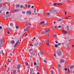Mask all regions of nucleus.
Segmentation results:
<instances>
[{"mask_svg": "<svg viewBox=\"0 0 74 74\" xmlns=\"http://www.w3.org/2000/svg\"><path fill=\"white\" fill-rule=\"evenodd\" d=\"M49 12H49L47 13V15H48L49 16H53L54 15H56L58 12L57 10H49Z\"/></svg>", "mask_w": 74, "mask_h": 74, "instance_id": "f257e3e1", "label": "nucleus"}, {"mask_svg": "<svg viewBox=\"0 0 74 74\" xmlns=\"http://www.w3.org/2000/svg\"><path fill=\"white\" fill-rule=\"evenodd\" d=\"M57 54L58 56H60L62 55V51L60 50H58L57 51Z\"/></svg>", "mask_w": 74, "mask_h": 74, "instance_id": "f03ea898", "label": "nucleus"}, {"mask_svg": "<svg viewBox=\"0 0 74 74\" xmlns=\"http://www.w3.org/2000/svg\"><path fill=\"white\" fill-rule=\"evenodd\" d=\"M3 39H0V45H3Z\"/></svg>", "mask_w": 74, "mask_h": 74, "instance_id": "7ed1b4c3", "label": "nucleus"}, {"mask_svg": "<svg viewBox=\"0 0 74 74\" xmlns=\"http://www.w3.org/2000/svg\"><path fill=\"white\" fill-rule=\"evenodd\" d=\"M12 11H13V12H18V11H19V9H13L12 10Z\"/></svg>", "mask_w": 74, "mask_h": 74, "instance_id": "20e7f679", "label": "nucleus"}, {"mask_svg": "<svg viewBox=\"0 0 74 74\" xmlns=\"http://www.w3.org/2000/svg\"><path fill=\"white\" fill-rule=\"evenodd\" d=\"M49 38H48L47 40V46H49Z\"/></svg>", "mask_w": 74, "mask_h": 74, "instance_id": "39448f33", "label": "nucleus"}, {"mask_svg": "<svg viewBox=\"0 0 74 74\" xmlns=\"http://www.w3.org/2000/svg\"><path fill=\"white\" fill-rule=\"evenodd\" d=\"M26 13L27 14H29V15H31L32 14V12L30 10H28L27 11Z\"/></svg>", "mask_w": 74, "mask_h": 74, "instance_id": "423d86ee", "label": "nucleus"}, {"mask_svg": "<svg viewBox=\"0 0 74 74\" xmlns=\"http://www.w3.org/2000/svg\"><path fill=\"white\" fill-rule=\"evenodd\" d=\"M29 27H27L24 29V32H26V31L29 29Z\"/></svg>", "mask_w": 74, "mask_h": 74, "instance_id": "0eeeda50", "label": "nucleus"}, {"mask_svg": "<svg viewBox=\"0 0 74 74\" xmlns=\"http://www.w3.org/2000/svg\"><path fill=\"white\" fill-rule=\"evenodd\" d=\"M19 40H18V41L16 42V43L14 45V48H16V45H17L18 44V43L19 42Z\"/></svg>", "mask_w": 74, "mask_h": 74, "instance_id": "6e6552de", "label": "nucleus"}, {"mask_svg": "<svg viewBox=\"0 0 74 74\" xmlns=\"http://www.w3.org/2000/svg\"><path fill=\"white\" fill-rule=\"evenodd\" d=\"M63 17H62L61 18H59L57 19V21H62L63 20Z\"/></svg>", "mask_w": 74, "mask_h": 74, "instance_id": "1a4fd4ad", "label": "nucleus"}, {"mask_svg": "<svg viewBox=\"0 0 74 74\" xmlns=\"http://www.w3.org/2000/svg\"><path fill=\"white\" fill-rule=\"evenodd\" d=\"M62 30L63 32V34H67V32L66 31L62 29Z\"/></svg>", "mask_w": 74, "mask_h": 74, "instance_id": "9d476101", "label": "nucleus"}, {"mask_svg": "<svg viewBox=\"0 0 74 74\" xmlns=\"http://www.w3.org/2000/svg\"><path fill=\"white\" fill-rule=\"evenodd\" d=\"M10 43L12 44H14L15 43V41H14L13 40H11L10 41Z\"/></svg>", "mask_w": 74, "mask_h": 74, "instance_id": "9b49d317", "label": "nucleus"}, {"mask_svg": "<svg viewBox=\"0 0 74 74\" xmlns=\"http://www.w3.org/2000/svg\"><path fill=\"white\" fill-rule=\"evenodd\" d=\"M45 23V22H44V21H43L40 22L39 23V24L40 25H42V24H44Z\"/></svg>", "mask_w": 74, "mask_h": 74, "instance_id": "f8f14e48", "label": "nucleus"}, {"mask_svg": "<svg viewBox=\"0 0 74 74\" xmlns=\"http://www.w3.org/2000/svg\"><path fill=\"white\" fill-rule=\"evenodd\" d=\"M20 67H21V65H20V64H18V65H17V69H19L20 68Z\"/></svg>", "mask_w": 74, "mask_h": 74, "instance_id": "ddd939ff", "label": "nucleus"}, {"mask_svg": "<svg viewBox=\"0 0 74 74\" xmlns=\"http://www.w3.org/2000/svg\"><path fill=\"white\" fill-rule=\"evenodd\" d=\"M60 63H64V60L62 59H61L60 60Z\"/></svg>", "mask_w": 74, "mask_h": 74, "instance_id": "4468645a", "label": "nucleus"}, {"mask_svg": "<svg viewBox=\"0 0 74 74\" xmlns=\"http://www.w3.org/2000/svg\"><path fill=\"white\" fill-rule=\"evenodd\" d=\"M10 25L11 26H12V27H14V24H13V23H11L10 24Z\"/></svg>", "mask_w": 74, "mask_h": 74, "instance_id": "2eb2a0df", "label": "nucleus"}, {"mask_svg": "<svg viewBox=\"0 0 74 74\" xmlns=\"http://www.w3.org/2000/svg\"><path fill=\"white\" fill-rule=\"evenodd\" d=\"M61 4L62 5V4L61 3H57V5H60Z\"/></svg>", "mask_w": 74, "mask_h": 74, "instance_id": "dca6fc26", "label": "nucleus"}, {"mask_svg": "<svg viewBox=\"0 0 74 74\" xmlns=\"http://www.w3.org/2000/svg\"><path fill=\"white\" fill-rule=\"evenodd\" d=\"M38 42H35L34 43V45L35 46V47H36V46H37V45H38Z\"/></svg>", "mask_w": 74, "mask_h": 74, "instance_id": "f3484780", "label": "nucleus"}, {"mask_svg": "<svg viewBox=\"0 0 74 74\" xmlns=\"http://www.w3.org/2000/svg\"><path fill=\"white\" fill-rule=\"evenodd\" d=\"M40 54L41 55H43V52L42 51H40Z\"/></svg>", "mask_w": 74, "mask_h": 74, "instance_id": "a211bd4d", "label": "nucleus"}, {"mask_svg": "<svg viewBox=\"0 0 74 74\" xmlns=\"http://www.w3.org/2000/svg\"><path fill=\"white\" fill-rule=\"evenodd\" d=\"M16 70H14L13 71V74H16Z\"/></svg>", "mask_w": 74, "mask_h": 74, "instance_id": "6ab92c4d", "label": "nucleus"}, {"mask_svg": "<svg viewBox=\"0 0 74 74\" xmlns=\"http://www.w3.org/2000/svg\"><path fill=\"white\" fill-rule=\"evenodd\" d=\"M25 64L26 66H29V64H28V63L27 62H25Z\"/></svg>", "mask_w": 74, "mask_h": 74, "instance_id": "aec40b11", "label": "nucleus"}, {"mask_svg": "<svg viewBox=\"0 0 74 74\" xmlns=\"http://www.w3.org/2000/svg\"><path fill=\"white\" fill-rule=\"evenodd\" d=\"M32 54H33V55L34 56V55H35V52H34V51H33L32 52Z\"/></svg>", "mask_w": 74, "mask_h": 74, "instance_id": "412c9836", "label": "nucleus"}, {"mask_svg": "<svg viewBox=\"0 0 74 74\" xmlns=\"http://www.w3.org/2000/svg\"><path fill=\"white\" fill-rule=\"evenodd\" d=\"M74 65H73L72 66H71L70 67V69H73V68H74Z\"/></svg>", "mask_w": 74, "mask_h": 74, "instance_id": "4be33fe9", "label": "nucleus"}, {"mask_svg": "<svg viewBox=\"0 0 74 74\" xmlns=\"http://www.w3.org/2000/svg\"><path fill=\"white\" fill-rule=\"evenodd\" d=\"M47 34V30L43 32V34Z\"/></svg>", "mask_w": 74, "mask_h": 74, "instance_id": "5701e85b", "label": "nucleus"}, {"mask_svg": "<svg viewBox=\"0 0 74 74\" xmlns=\"http://www.w3.org/2000/svg\"><path fill=\"white\" fill-rule=\"evenodd\" d=\"M69 26H67L65 28V29L66 30H69Z\"/></svg>", "mask_w": 74, "mask_h": 74, "instance_id": "b1692460", "label": "nucleus"}, {"mask_svg": "<svg viewBox=\"0 0 74 74\" xmlns=\"http://www.w3.org/2000/svg\"><path fill=\"white\" fill-rule=\"evenodd\" d=\"M7 29H8V30H11V29L10 28L8 27L7 28Z\"/></svg>", "mask_w": 74, "mask_h": 74, "instance_id": "393cba45", "label": "nucleus"}, {"mask_svg": "<svg viewBox=\"0 0 74 74\" xmlns=\"http://www.w3.org/2000/svg\"><path fill=\"white\" fill-rule=\"evenodd\" d=\"M19 5L18 4H17L16 5V8H18V7H19Z\"/></svg>", "mask_w": 74, "mask_h": 74, "instance_id": "a878e982", "label": "nucleus"}, {"mask_svg": "<svg viewBox=\"0 0 74 74\" xmlns=\"http://www.w3.org/2000/svg\"><path fill=\"white\" fill-rule=\"evenodd\" d=\"M57 5V3H53V5H52V6H53V5H54V6H55V5Z\"/></svg>", "mask_w": 74, "mask_h": 74, "instance_id": "bb28decb", "label": "nucleus"}, {"mask_svg": "<svg viewBox=\"0 0 74 74\" xmlns=\"http://www.w3.org/2000/svg\"><path fill=\"white\" fill-rule=\"evenodd\" d=\"M68 71L69 73H70V69L69 67H68Z\"/></svg>", "mask_w": 74, "mask_h": 74, "instance_id": "cd10ccee", "label": "nucleus"}, {"mask_svg": "<svg viewBox=\"0 0 74 74\" xmlns=\"http://www.w3.org/2000/svg\"><path fill=\"white\" fill-rule=\"evenodd\" d=\"M30 71L31 72H33V69L32 68L30 69Z\"/></svg>", "mask_w": 74, "mask_h": 74, "instance_id": "c85d7f7f", "label": "nucleus"}, {"mask_svg": "<svg viewBox=\"0 0 74 74\" xmlns=\"http://www.w3.org/2000/svg\"><path fill=\"white\" fill-rule=\"evenodd\" d=\"M36 62H37V64H39V60H36Z\"/></svg>", "mask_w": 74, "mask_h": 74, "instance_id": "c756f323", "label": "nucleus"}, {"mask_svg": "<svg viewBox=\"0 0 74 74\" xmlns=\"http://www.w3.org/2000/svg\"><path fill=\"white\" fill-rule=\"evenodd\" d=\"M50 72L51 74H53L54 73L53 71H51Z\"/></svg>", "mask_w": 74, "mask_h": 74, "instance_id": "7c9ffc66", "label": "nucleus"}, {"mask_svg": "<svg viewBox=\"0 0 74 74\" xmlns=\"http://www.w3.org/2000/svg\"><path fill=\"white\" fill-rule=\"evenodd\" d=\"M58 67H59V68H61V66H60V65L59 64L58 65Z\"/></svg>", "mask_w": 74, "mask_h": 74, "instance_id": "2f4dec72", "label": "nucleus"}, {"mask_svg": "<svg viewBox=\"0 0 74 74\" xmlns=\"http://www.w3.org/2000/svg\"><path fill=\"white\" fill-rule=\"evenodd\" d=\"M35 39H36V37H34L33 38V40H32V41H34V40H35Z\"/></svg>", "mask_w": 74, "mask_h": 74, "instance_id": "473e14b6", "label": "nucleus"}, {"mask_svg": "<svg viewBox=\"0 0 74 74\" xmlns=\"http://www.w3.org/2000/svg\"><path fill=\"white\" fill-rule=\"evenodd\" d=\"M2 6H3V5H2V3H1L0 4V8H1Z\"/></svg>", "mask_w": 74, "mask_h": 74, "instance_id": "72a5a7b5", "label": "nucleus"}, {"mask_svg": "<svg viewBox=\"0 0 74 74\" xmlns=\"http://www.w3.org/2000/svg\"><path fill=\"white\" fill-rule=\"evenodd\" d=\"M42 43L41 42H39L38 45H39V46H40V45H41V44Z\"/></svg>", "mask_w": 74, "mask_h": 74, "instance_id": "f704fd0d", "label": "nucleus"}, {"mask_svg": "<svg viewBox=\"0 0 74 74\" xmlns=\"http://www.w3.org/2000/svg\"><path fill=\"white\" fill-rule=\"evenodd\" d=\"M66 46L67 47H69V43H68L67 44Z\"/></svg>", "mask_w": 74, "mask_h": 74, "instance_id": "c9c22d12", "label": "nucleus"}, {"mask_svg": "<svg viewBox=\"0 0 74 74\" xmlns=\"http://www.w3.org/2000/svg\"><path fill=\"white\" fill-rule=\"evenodd\" d=\"M11 16V14H9L8 15V17H10V16Z\"/></svg>", "mask_w": 74, "mask_h": 74, "instance_id": "e433bc0d", "label": "nucleus"}, {"mask_svg": "<svg viewBox=\"0 0 74 74\" xmlns=\"http://www.w3.org/2000/svg\"><path fill=\"white\" fill-rule=\"evenodd\" d=\"M50 30H51V29H48V30H47V32H49Z\"/></svg>", "mask_w": 74, "mask_h": 74, "instance_id": "4c0bfd02", "label": "nucleus"}, {"mask_svg": "<svg viewBox=\"0 0 74 74\" xmlns=\"http://www.w3.org/2000/svg\"><path fill=\"white\" fill-rule=\"evenodd\" d=\"M55 47H58V45H55Z\"/></svg>", "mask_w": 74, "mask_h": 74, "instance_id": "58836bf2", "label": "nucleus"}, {"mask_svg": "<svg viewBox=\"0 0 74 74\" xmlns=\"http://www.w3.org/2000/svg\"><path fill=\"white\" fill-rule=\"evenodd\" d=\"M43 62H44V63H47V60H44Z\"/></svg>", "mask_w": 74, "mask_h": 74, "instance_id": "ea45409f", "label": "nucleus"}, {"mask_svg": "<svg viewBox=\"0 0 74 74\" xmlns=\"http://www.w3.org/2000/svg\"><path fill=\"white\" fill-rule=\"evenodd\" d=\"M65 71H67V68H66L64 69Z\"/></svg>", "mask_w": 74, "mask_h": 74, "instance_id": "a19ab883", "label": "nucleus"}, {"mask_svg": "<svg viewBox=\"0 0 74 74\" xmlns=\"http://www.w3.org/2000/svg\"><path fill=\"white\" fill-rule=\"evenodd\" d=\"M8 62H9V63H10V62H11V60H10V59H8Z\"/></svg>", "mask_w": 74, "mask_h": 74, "instance_id": "79ce46f5", "label": "nucleus"}, {"mask_svg": "<svg viewBox=\"0 0 74 74\" xmlns=\"http://www.w3.org/2000/svg\"><path fill=\"white\" fill-rule=\"evenodd\" d=\"M54 37H57V34H54Z\"/></svg>", "mask_w": 74, "mask_h": 74, "instance_id": "37998d69", "label": "nucleus"}, {"mask_svg": "<svg viewBox=\"0 0 74 74\" xmlns=\"http://www.w3.org/2000/svg\"><path fill=\"white\" fill-rule=\"evenodd\" d=\"M65 11H66V12H64L65 15H66V14H67V12H66V10H65L64 11V12H65Z\"/></svg>", "mask_w": 74, "mask_h": 74, "instance_id": "c03bdc74", "label": "nucleus"}, {"mask_svg": "<svg viewBox=\"0 0 74 74\" xmlns=\"http://www.w3.org/2000/svg\"><path fill=\"white\" fill-rule=\"evenodd\" d=\"M55 42H56V43H59V42H58L57 40H56L55 41Z\"/></svg>", "mask_w": 74, "mask_h": 74, "instance_id": "a18cd8bd", "label": "nucleus"}, {"mask_svg": "<svg viewBox=\"0 0 74 74\" xmlns=\"http://www.w3.org/2000/svg\"><path fill=\"white\" fill-rule=\"evenodd\" d=\"M6 14H9V12H6Z\"/></svg>", "mask_w": 74, "mask_h": 74, "instance_id": "49530a36", "label": "nucleus"}, {"mask_svg": "<svg viewBox=\"0 0 74 74\" xmlns=\"http://www.w3.org/2000/svg\"><path fill=\"white\" fill-rule=\"evenodd\" d=\"M28 36V34H27L25 35V37H26V36Z\"/></svg>", "mask_w": 74, "mask_h": 74, "instance_id": "de8ad7c7", "label": "nucleus"}, {"mask_svg": "<svg viewBox=\"0 0 74 74\" xmlns=\"http://www.w3.org/2000/svg\"><path fill=\"white\" fill-rule=\"evenodd\" d=\"M20 8H23V5H21L20 6Z\"/></svg>", "mask_w": 74, "mask_h": 74, "instance_id": "09e8293b", "label": "nucleus"}, {"mask_svg": "<svg viewBox=\"0 0 74 74\" xmlns=\"http://www.w3.org/2000/svg\"><path fill=\"white\" fill-rule=\"evenodd\" d=\"M29 51V49H27L26 50V52H28V51Z\"/></svg>", "mask_w": 74, "mask_h": 74, "instance_id": "8fccbe9b", "label": "nucleus"}, {"mask_svg": "<svg viewBox=\"0 0 74 74\" xmlns=\"http://www.w3.org/2000/svg\"><path fill=\"white\" fill-rule=\"evenodd\" d=\"M61 25H60L58 27V28H61Z\"/></svg>", "mask_w": 74, "mask_h": 74, "instance_id": "3c124183", "label": "nucleus"}, {"mask_svg": "<svg viewBox=\"0 0 74 74\" xmlns=\"http://www.w3.org/2000/svg\"><path fill=\"white\" fill-rule=\"evenodd\" d=\"M72 48H74V45H72Z\"/></svg>", "mask_w": 74, "mask_h": 74, "instance_id": "603ef678", "label": "nucleus"}, {"mask_svg": "<svg viewBox=\"0 0 74 74\" xmlns=\"http://www.w3.org/2000/svg\"><path fill=\"white\" fill-rule=\"evenodd\" d=\"M16 29H18V28H19V26H16Z\"/></svg>", "mask_w": 74, "mask_h": 74, "instance_id": "864d4df0", "label": "nucleus"}, {"mask_svg": "<svg viewBox=\"0 0 74 74\" xmlns=\"http://www.w3.org/2000/svg\"><path fill=\"white\" fill-rule=\"evenodd\" d=\"M22 13L24 14H25V12H23V11H22Z\"/></svg>", "mask_w": 74, "mask_h": 74, "instance_id": "5fc2aeb1", "label": "nucleus"}, {"mask_svg": "<svg viewBox=\"0 0 74 74\" xmlns=\"http://www.w3.org/2000/svg\"><path fill=\"white\" fill-rule=\"evenodd\" d=\"M3 50H2L1 51V53L2 55L3 54Z\"/></svg>", "mask_w": 74, "mask_h": 74, "instance_id": "6e6d98bb", "label": "nucleus"}, {"mask_svg": "<svg viewBox=\"0 0 74 74\" xmlns=\"http://www.w3.org/2000/svg\"><path fill=\"white\" fill-rule=\"evenodd\" d=\"M62 44V43H58V45H61Z\"/></svg>", "mask_w": 74, "mask_h": 74, "instance_id": "4d7b16f0", "label": "nucleus"}, {"mask_svg": "<svg viewBox=\"0 0 74 74\" xmlns=\"http://www.w3.org/2000/svg\"><path fill=\"white\" fill-rule=\"evenodd\" d=\"M30 58H32V55H30Z\"/></svg>", "mask_w": 74, "mask_h": 74, "instance_id": "13d9d810", "label": "nucleus"}, {"mask_svg": "<svg viewBox=\"0 0 74 74\" xmlns=\"http://www.w3.org/2000/svg\"><path fill=\"white\" fill-rule=\"evenodd\" d=\"M69 18V16H68L67 17H66L65 19H68V18Z\"/></svg>", "mask_w": 74, "mask_h": 74, "instance_id": "bf43d9fd", "label": "nucleus"}, {"mask_svg": "<svg viewBox=\"0 0 74 74\" xmlns=\"http://www.w3.org/2000/svg\"><path fill=\"white\" fill-rule=\"evenodd\" d=\"M53 55L55 57H56V54H54Z\"/></svg>", "mask_w": 74, "mask_h": 74, "instance_id": "052dcab7", "label": "nucleus"}, {"mask_svg": "<svg viewBox=\"0 0 74 74\" xmlns=\"http://www.w3.org/2000/svg\"><path fill=\"white\" fill-rule=\"evenodd\" d=\"M34 65H36V62H34Z\"/></svg>", "mask_w": 74, "mask_h": 74, "instance_id": "680f3d73", "label": "nucleus"}, {"mask_svg": "<svg viewBox=\"0 0 74 74\" xmlns=\"http://www.w3.org/2000/svg\"><path fill=\"white\" fill-rule=\"evenodd\" d=\"M34 8V6H33V5H32V6H31V8Z\"/></svg>", "mask_w": 74, "mask_h": 74, "instance_id": "e2e57ef3", "label": "nucleus"}, {"mask_svg": "<svg viewBox=\"0 0 74 74\" xmlns=\"http://www.w3.org/2000/svg\"><path fill=\"white\" fill-rule=\"evenodd\" d=\"M28 8H30V5H28Z\"/></svg>", "mask_w": 74, "mask_h": 74, "instance_id": "0e129e2a", "label": "nucleus"}, {"mask_svg": "<svg viewBox=\"0 0 74 74\" xmlns=\"http://www.w3.org/2000/svg\"><path fill=\"white\" fill-rule=\"evenodd\" d=\"M25 7H27V4H25Z\"/></svg>", "mask_w": 74, "mask_h": 74, "instance_id": "69168bd1", "label": "nucleus"}, {"mask_svg": "<svg viewBox=\"0 0 74 74\" xmlns=\"http://www.w3.org/2000/svg\"><path fill=\"white\" fill-rule=\"evenodd\" d=\"M1 45H0V48H1Z\"/></svg>", "mask_w": 74, "mask_h": 74, "instance_id": "338daca9", "label": "nucleus"}, {"mask_svg": "<svg viewBox=\"0 0 74 74\" xmlns=\"http://www.w3.org/2000/svg\"><path fill=\"white\" fill-rule=\"evenodd\" d=\"M7 34H10V32H8Z\"/></svg>", "mask_w": 74, "mask_h": 74, "instance_id": "774afa93", "label": "nucleus"}]
</instances>
